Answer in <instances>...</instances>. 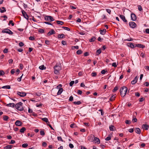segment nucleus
Returning <instances> with one entry per match:
<instances>
[{
    "instance_id": "obj_41",
    "label": "nucleus",
    "mask_w": 149,
    "mask_h": 149,
    "mask_svg": "<svg viewBox=\"0 0 149 149\" xmlns=\"http://www.w3.org/2000/svg\"><path fill=\"white\" fill-rule=\"evenodd\" d=\"M42 120L46 122H48V119L47 118H42Z\"/></svg>"
},
{
    "instance_id": "obj_32",
    "label": "nucleus",
    "mask_w": 149,
    "mask_h": 149,
    "mask_svg": "<svg viewBox=\"0 0 149 149\" xmlns=\"http://www.w3.org/2000/svg\"><path fill=\"white\" fill-rule=\"evenodd\" d=\"M122 20L125 22H127V20L125 19V17L122 15Z\"/></svg>"
},
{
    "instance_id": "obj_5",
    "label": "nucleus",
    "mask_w": 149,
    "mask_h": 149,
    "mask_svg": "<svg viewBox=\"0 0 149 149\" xmlns=\"http://www.w3.org/2000/svg\"><path fill=\"white\" fill-rule=\"evenodd\" d=\"M2 32L3 33H6L9 34H12L13 33L10 30L8 29H4L2 31Z\"/></svg>"
},
{
    "instance_id": "obj_3",
    "label": "nucleus",
    "mask_w": 149,
    "mask_h": 149,
    "mask_svg": "<svg viewBox=\"0 0 149 149\" xmlns=\"http://www.w3.org/2000/svg\"><path fill=\"white\" fill-rule=\"evenodd\" d=\"M54 72L55 74H58L59 71L61 69V67L59 65H56L54 67Z\"/></svg>"
},
{
    "instance_id": "obj_30",
    "label": "nucleus",
    "mask_w": 149,
    "mask_h": 149,
    "mask_svg": "<svg viewBox=\"0 0 149 149\" xmlns=\"http://www.w3.org/2000/svg\"><path fill=\"white\" fill-rule=\"evenodd\" d=\"M96 39L95 37L94 36L92 37V38L90 39L89 41L90 42H94Z\"/></svg>"
},
{
    "instance_id": "obj_4",
    "label": "nucleus",
    "mask_w": 149,
    "mask_h": 149,
    "mask_svg": "<svg viewBox=\"0 0 149 149\" xmlns=\"http://www.w3.org/2000/svg\"><path fill=\"white\" fill-rule=\"evenodd\" d=\"M45 19L46 20L49 22L54 21V19L53 17L52 16H45Z\"/></svg>"
},
{
    "instance_id": "obj_1",
    "label": "nucleus",
    "mask_w": 149,
    "mask_h": 149,
    "mask_svg": "<svg viewBox=\"0 0 149 149\" xmlns=\"http://www.w3.org/2000/svg\"><path fill=\"white\" fill-rule=\"evenodd\" d=\"M22 103L20 102L19 103L15 104V106L17 109L20 111H22L23 110L24 108L22 107Z\"/></svg>"
},
{
    "instance_id": "obj_13",
    "label": "nucleus",
    "mask_w": 149,
    "mask_h": 149,
    "mask_svg": "<svg viewBox=\"0 0 149 149\" xmlns=\"http://www.w3.org/2000/svg\"><path fill=\"white\" fill-rule=\"evenodd\" d=\"M127 45L128 47H130L131 48H134L135 47V46H134L133 44L131 42L127 43Z\"/></svg>"
},
{
    "instance_id": "obj_12",
    "label": "nucleus",
    "mask_w": 149,
    "mask_h": 149,
    "mask_svg": "<svg viewBox=\"0 0 149 149\" xmlns=\"http://www.w3.org/2000/svg\"><path fill=\"white\" fill-rule=\"evenodd\" d=\"M15 125L17 126H21L22 125V123L19 120H17L15 122Z\"/></svg>"
},
{
    "instance_id": "obj_48",
    "label": "nucleus",
    "mask_w": 149,
    "mask_h": 149,
    "mask_svg": "<svg viewBox=\"0 0 149 149\" xmlns=\"http://www.w3.org/2000/svg\"><path fill=\"white\" fill-rule=\"evenodd\" d=\"M118 89V87L117 86H116L114 88L113 90V91L115 92Z\"/></svg>"
},
{
    "instance_id": "obj_39",
    "label": "nucleus",
    "mask_w": 149,
    "mask_h": 149,
    "mask_svg": "<svg viewBox=\"0 0 149 149\" xmlns=\"http://www.w3.org/2000/svg\"><path fill=\"white\" fill-rule=\"evenodd\" d=\"M28 144L27 143H24L22 145V147L24 148H26L28 146Z\"/></svg>"
},
{
    "instance_id": "obj_43",
    "label": "nucleus",
    "mask_w": 149,
    "mask_h": 149,
    "mask_svg": "<svg viewBox=\"0 0 149 149\" xmlns=\"http://www.w3.org/2000/svg\"><path fill=\"white\" fill-rule=\"evenodd\" d=\"M125 123L126 124H130L131 123V122L130 120H126L125 121Z\"/></svg>"
},
{
    "instance_id": "obj_17",
    "label": "nucleus",
    "mask_w": 149,
    "mask_h": 149,
    "mask_svg": "<svg viewBox=\"0 0 149 149\" xmlns=\"http://www.w3.org/2000/svg\"><path fill=\"white\" fill-rule=\"evenodd\" d=\"M94 140L95 141V143L97 144H99L100 143V140L97 137H94Z\"/></svg>"
},
{
    "instance_id": "obj_56",
    "label": "nucleus",
    "mask_w": 149,
    "mask_h": 149,
    "mask_svg": "<svg viewBox=\"0 0 149 149\" xmlns=\"http://www.w3.org/2000/svg\"><path fill=\"white\" fill-rule=\"evenodd\" d=\"M69 146L71 148H72L74 147L72 143H70Z\"/></svg>"
},
{
    "instance_id": "obj_33",
    "label": "nucleus",
    "mask_w": 149,
    "mask_h": 149,
    "mask_svg": "<svg viewBox=\"0 0 149 149\" xmlns=\"http://www.w3.org/2000/svg\"><path fill=\"white\" fill-rule=\"evenodd\" d=\"M39 68L40 70H43L45 69V66L43 65H41L39 67Z\"/></svg>"
},
{
    "instance_id": "obj_18",
    "label": "nucleus",
    "mask_w": 149,
    "mask_h": 149,
    "mask_svg": "<svg viewBox=\"0 0 149 149\" xmlns=\"http://www.w3.org/2000/svg\"><path fill=\"white\" fill-rule=\"evenodd\" d=\"M7 106L14 108L15 107V104L14 103H10L7 104Z\"/></svg>"
},
{
    "instance_id": "obj_36",
    "label": "nucleus",
    "mask_w": 149,
    "mask_h": 149,
    "mask_svg": "<svg viewBox=\"0 0 149 149\" xmlns=\"http://www.w3.org/2000/svg\"><path fill=\"white\" fill-rule=\"evenodd\" d=\"M111 139V135L110 134L105 139L106 141H108L110 140Z\"/></svg>"
},
{
    "instance_id": "obj_53",
    "label": "nucleus",
    "mask_w": 149,
    "mask_h": 149,
    "mask_svg": "<svg viewBox=\"0 0 149 149\" xmlns=\"http://www.w3.org/2000/svg\"><path fill=\"white\" fill-rule=\"evenodd\" d=\"M61 43L63 45H65L66 44V42L64 40L62 41Z\"/></svg>"
},
{
    "instance_id": "obj_7",
    "label": "nucleus",
    "mask_w": 149,
    "mask_h": 149,
    "mask_svg": "<svg viewBox=\"0 0 149 149\" xmlns=\"http://www.w3.org/2000/svg\"><path fill=\"white\" fill-rule=\"evenodd\" d=\"M17 93L21 97H24L26 95V93L25 92H21L18 91Z\"/></svg>"
},
{
    "instance_id": "obj_6",
    "label": "nucleus",
    "mask_w": 149,
    "mask_h": 149,
    "mask_svg": "<svg viewBox=\"0 0 149 149\" xmlns=\"http://www.w3.org/2000/svg\"><path fill=\"white\" fill-rule=\"evenodd\" d=\"M129 24L130 27L133 29L135 28L136 26V24L133 22H130Z\"/></svg>"
},
{
    "instance_id": "obj_45",
    "label": "nucleus",
    "mask_w": 149,
    "mask_h": 149,
    "mask_svg": "<svg viewBox=\"0 0 149 149\" xmlns=\"http://www.w3.org/2000/svg\"><path fill=\"white\" fill-rule=\"evenodd\" d=\"M23 65L22 63L19 64V68L20 70H22L23 69Z\"/></svg>"
},
{
    "instance_id": "obj_11",
    "label": "nucleus",
    "mask_w": 149,
    "mask_h": 149,
    "mask_svg": "<svg viewBox=\"0 0 149 149\" xmlns=\"http://www.w3.org/2000/svg\"><path fill=\"white\" fill-rule=\"evenodd\" d=\"M142 128L146 130H148L149 128V126L147 124H143L142 125Z\"/></svg>"
},
{
    "instance_id": "obj_31",
    "label": "nucleus",
    "mask_w": 149,
    "mask_h": 149,
    "mask_svg": "<svg viewBox=\"0 0 149 149\" xmlns=\"http://www.w3.org/2000/svg\"><path fill=\"white\" fill-rule=\"evenodd\" d=\"M101 52V50L100 49H98L96 52V55H98Z\"/></svg>"
},
{
    "instance_id": "obj_37",
    "label": "nucleus",
    "mask_w": 149,
    "mask_h": 149,
    "mask_svg": "<svg viewBox=\"0 0 149 149\" xmlns=\"http://www.w3.org/2000/svg\"><path fill=\"white\" fill-rule=\"evenodd\" d=\"M57 139L58 141L63 142V140L61 136H58Z\"/></svg>"
},
{
    "instance_id": "obj_23",
    "label": "nucleus",
    "mask_w": 149,
    "mask_h": 149,
    "mask_svg": "<svg viewBox=\"0 0 149 149\" xmlns=\"http://www.w3.org/2000/svg\"><path fill=\"white\" fill-rule=\"evenodd\" d=\"M34 95L38 96H40L42 95V93L40 92L39 91L37 92H35L34 94Z\"/></svg>"
},
{
    "instance_id": "obj_57",
    "label": "nucleus",
    "mask_w": 149,
    "mask_h": 149,
    "mask_svg": "<svg viewBox=\"0 0 149 149\" xmlns=\"http://www.w3.org/2000/svg\"><path fill=\"white\" fill-rule=\"evenodd\" d=\"M144 86H149V83L148 82H145L144 84Z\"/></svg>"
},
{
    "instance_id": "obj_61",
    "label": "nucleus",
    "mask_w": 149,
    "mask_h": 149,
    "mask_svg": "<svg viewBox=\"0 0 149 149\" xmlns=\"http://www.w3.org/2000/svg\"><path fill=\"white\" fill-rule=\"evenodd\" d=\"M29 39L30 40H34L35 39V38L34 37L32 36H30L29 38Z\"/></svg>"
},
{
    "instance_id": "obj_47",
    "label": "nucleus",
    "mask_w": 149,
    "mask_h": 149,
    "mask_svg": "<svg viewBox=\"0 0 149 149\" xmlns=\"http://www.w3.org/2000/svg\"><path fill=\"white\" fill-rule=\"evenodd\" d=\"M140 55L143 58H144V57H145V54L143 52L141 53L140 54Z\"/></svg>"
},
{
    "instance_id": "obj_44",
    "label": "nucleus",
    "mask_w": 149,
    "mask_h": 149,
    "mask_svg": "<svg viewBox=\"0 0 149 149\" xmlns=\"http://www.w3.org/2000/svg\"><path fill=\"white\" fill-rule=\"evenodd\" d=\"M74 82L73 81H71V82H70L69 83L70 86H72L74 84Z\"/></svg>"
},
{
    "instance_id": "obj_49",
    "label": "nucleus",
    "mask_w": 149,
    "mask_h": 149,
    "mask_svg": "<svg viewBox=\"0 0 149 149\" xmlns=\"http://www.w3.org/2000/svg\"><path fill=\"white\" fill-rule=\"evenodd\" d=\"M137 121V119L136 118H134L133 116V119H132V122L133 123L136 122Z\"/></svg>"
},
{
    "instance_id": "obj_54",
    "label": "nucleus",
    "mask_w": 149,
    "mask_h": 149,
    "mask_svg": "<svg viewBox=\"0 0 149 149\" xmlns=\"http://www.w3.org/2000/svg\"><path fill=\"white\" fill-rule=\"evenodd\" d=\"M128 131L131 133H132L134 131V130L133 128H130L129 129Z\"/></svg>"
},
{
    "instance_id": "obj_21",
    "label": "nucleus",
    "mask_w": 149,
    "mask_h": 149,
    "mask_svg": "<svg viewBox=\"0 0 149 149\" xmlns=\"http://www.w3.org/2000/svg\"><path fill=\"white\" fill-rule=\"evenodd\" d=\"M109 128L110 131H114L115 128L114 126L111 125L109 126Z\"/></svg>"
},
{
    "instance_id": "obj_50",
    "label": "nucleus",
    "mask_w": 149,
    "mask_h": 149,
    "mask_svg": "<svg viewBox=\"0 0 149 149\" xmlns=\"http://www.w3.org/2000/svg\"><path fill=\"white\" fill-rule=\"evenodd\" d=\"M77 93L78 94L81 95L82 93V92L81 91L79 90L77 91Z\"/></svg>"
},
{
    "instance_id": "obj_24",
    "label": "nucleus",
    "mask_w": 149,
    "mask_h": 149,
    "mask_svg": "<svg viewBox=\"0 0 149 149\" xmlns=\"http://www.w3.org/2000/svg\"><path fill=\"white\" fill-rule=\"evenodd\" d=\"M65 35L63 34H59L58 35V38H64Z\"/></svg>"
},
{
    "instance_id": "obj_40",
    "label": "nucleus",
    "mask_w": 149,
    "mask_h": 149,
    "mask_svg": "<svg viewBox=\"0 0 149 149\" xmlns=\"http://www.w3.org/2000/svg\"><path fill=\"white\" fill-rule=\"evenodd\" d=\"M38 32L41 33H43L44 32V30L42 29H40L38 30Z\"/></svg>"
},
{
    "instance_id": "obj_28",
    "label": "nucleus",
    "mask_w": 149,
    "mask_h": 149,
    "mask_svg": "<svg viewBox=\"0 0 149 149\" xmlns=\"http://www.w3.org/2000/svg\"><path fill=\"white\" fill-rule=\"evenodd\" d=\"M26 129L24 127H22L20 130V132L21 133H24Z\"/></svg>"
},
{
    "instance_id": "obj_27",
    "label": "nucleus",
    "mask_w": 149,
    "mask_h": 149,
    "mask_svg": "<svg viewBox=\"0 0 149 149\" xmlns=\"http://www.w3.org/2000/svg\"><path fill=\"white\" fill-rule=\"evenodd\" d=\"M3 118L4 120L7 121L8 120L9 117L8 116H3Z\"/></svg>"
},
{
    "instance_id": "obj_55",
    "label": "nucleus",
    "mask_w": 149,
    "mask_h": 149,
    "mask_svg": "<svg viewBox=\"0 0 149 149\" xmlns=\"http://www.w3.org/2000/svg\"><path fill=\"white\" fill-rule=\"evenodd\" d=\"M23 74H22V76L19 77H18L17 78V80L18 81H20L21 80V78H22V76H23Z\"/></svg>"
},
{
    "instance_id": "obj_64",
    "label": "nucleus",
    "mask_w": 149,
    "mask_h": 149,
    "mask_svg": "<svg viewBox=\"0 0 149 149\" xmlns=\"http://www.w3.org/2000/svg\"><path fill=\"white\" fill-rule=\"evenodd\" d=\"M107 12L109 14H110L111 13V10L110 9H106Z\"/></svg>"
},
{
    "instance_id": "obj_19",
    "label": "nucleus",
    "mask_w": 149,
    "mask_h": 149,
    "mask_svg": "<svg viewBox=\"0 0 149 149\" xmlns=\"http://www.w3.org/2000/svg\"><path fill=\"white\" fill-rule=\"evenodd\" d=\"M63 91V89L62 88H59V90H58L57 93V95H61V93Z\"/></svg>"
},
{
    "instance_id": "obj_14",
    "label": "nucleus",
    "mask_w": 149,
    "mask_h": 149,
    "mask_svg": "<svg viewBox=\"0 0 149 149\" xmlns=\"http://www.w3.org/2000/svg\"><path fill=\"white\" fill-rule=\"evenodd\" d=\"M138 47L140 48H143L145 47V46L141 44H136L135 45V47Z\"/></svg>"
},
{
    "instance_id": "obj_51",
    "label": "nucleus",
    "mask_w": 149,
    "mask_h": 149,
    "mask_svg": "<svg viewBox=\"0 0 149 149\" xmlns=\"http://www.w3.org/2000/svg\"><path fill=\"white\" fill-rule=\"evenodd\" d=\"M4 72L3 70L0 71V76L3 75L4 74Z\"/></svg>"
},
{
    "instance_id": "obj_26",
    "label": "nucleus",
    "mask_w": 149,
    "mask_h": 149,
    "mask_svg": "<svg viewBox=\"0 0 149 149\" xmlns=\"http://www.w3.org/2000/svg\"><path fill=\"white\" fill-rule=\"evenodd\" d=\"M56 22L57 24H58L62 25L64 24V22L62 21L57 20Z\"/></svg>"
},
{
    "instance_id": "obj_34",
    "label": "nucleus",
    "mask_w": 149,
    "mask_h": 149,
    "mask_svg": "<svg viewBox=\"0 0 149 149\" xmlns=\"http://www.w3.org/2000/svg\"><path fill=\"white\" fill-rule=\"evenodd\" d=\"M82 52V51L81 50L79 49L77 51L76 53L77 54L80 55L81 54Z\"/></svg>"
},
{
    "instance_id": "obj_16",
    "label": "nucleus",
    "mask_w": 149,
    "mask_h": 149,
    "mask_svg": "<svg viewBox=\"0 0 149 149\" xmlns=\"http://www.w3.org/2000/svg\"><path fill=\"white\" fill-rule=\"evenodd\" d=\"M13 146L12 145H8L4 147V149H11L12 148Z\"/></svg>"
},
{
    "instance_id": "obj_63",
    "label": "nucleus",
    "mask_w": 149,
    "mask_h": 149,
    "mask_svg": "<svg viewBox=\"0 0 149 149\" xmlns=\"http://www.w3.org/2000/svg\"><path fill=\"white\" fill-rule=\"evenodd\" d=\"M106 71L105 70H103L101 71V73L102 74H104L106 73Z\"/></svg>"
},
{
    "instance_id": "obj_60",
    "label": "nucleus",
    "mask_w": 149,
    "mask_h": 149,
    "mask_svg": "<svg viewBox=\"0 0 149 149\" xmlns=\"http://www.w3.org/2000/svg\"><path fill=\"white\" fill-rule=\"evenodd\" d=\"M45 43L47 45H49L50 44L49 41L48 40H46L45 41Z\"/></svg>"
},
{
    "instance_id": "obj_2",
    "label": "nucleus",
    "mask_w": 149,
    "mask_h": 149,
    "mask_svg": "<svg viewBox=\"0 0 149 149\" xmlns=\"http://www.w3.org/2000/svg\"><path fill=\"white\" fill-rule=\"evenodd\" d=\"M127 88L125 86L122 87V97H124L126 94Z\"/></svg>"
},
{
    "instance_id": "obj_8",
    "label": "nucleus",
    "mask_w": 149,
    "mask_h": 149,
    "mask_svg": "<svg viewBox=\"0 0 149 149\" xmlns=\"http://www.w3.org/2000/svg\"><path fill=\"white\" fill-rule=\"evenodd\" d=\"M131 20L132 21H135L136 19V15L133 13L131 14Z\"/></svg>"
},
{
    "instance_id": "obj_20",
    "label": "nucleus",
    "mask_w": 149,
    "mask_h": 149,
    "mask_svg": "<svg viewBox=\"0 0 149 149\" xmlns=\"http://www.w3.org/2000/svg\"><path fill=\"white\" fill-rule=\"evenodd\" d=\"M100 31L101 34L104 35L106 33V30L105 29H103V30H100Z\"/></svg>"
},
{
    "instance_id": "obj_29",
    "label": "nucleus",
    "mask_w": 149,
    "mask_h": 149,
    "mask_svg": "<svg viewBox=\"0 0 149 149\" xmlns=\"http://www.w3.org/2000/svg\"><path fill=\"white\" fill-rule=\"evenodd\" d=\"M73 103L75 105H79L81 103V102L80 101H78L77 102H74Z\"/></svg>"
},
{
    "instance_id": "obj_25",
    "label": "nucleus",
    "mask_w": 149,
    "mask_h": 149,
    "mask_svg": "<svg viewBox=\"0 0 149 149\" xmlns=\"http://www.w3.org/2000/svg\"><path fill=\"white\" fill-rule=\"evenodd\" d=\"M2 8L3 9V10H2L0 8V12L1 13H3L6 11V10L4 7H2Z\"/></svg>"
},
{
    "instance_id": "obj_35",
    "label": "nucleus",
    "mask_w": 149,
    "mask_h": 149,
    "mask_svg": "<svg viewBox=\"0 0 149 149\" xmlns=\"http://www.w3.org/2000/svg\"><path fill=\"white\" fill-rule=\"evenodd\" d=\"M62 28L63 29H64L68 31H70V29L68 27H65V26H63L62 27Z\"/></svg>"
},
{
    "instance_id": "obj_62",
    "label": "nucleus",
    "mask_w": 149,
    "mask_h": 149,
    "mask_svg": "<svg viewBox=\"0 0 149 149\" xmlns=\"http://www.w3.org/2000/svg\"><path fill=\"white\" fill-rule=\"evenodd\" d=\"M4 53H7L8 52V49L6 48H5L3 51Z\"/></svg>"
},
{
    "instance_id": "obj_9",
    "label": "nucleus",
    "mask_w": 149,
    "mask_h": 149,
    "mask_svg": "<svg viewBox=\"0 0 149 149\" xmlns=\"http://www.w3.org/2000/svg\"><path fill=\"white\" fill-rule=\"evenodd\" d=\"M22 12L24 17L26 19H28L29 17L26 12L24 10H22Z\"/></svg>"
},
{
    "instance_id": "obj_58",
    "label": "nucleus",
    "mask_w": 149,
    "mask_h": 149,
    "mask_svg": "<svg viewBox=\"0 0 149 149\" xmlns=\"http://www.w3.org/2000/svg\"><path fill=\"white\" fill-rule=\"evenodd\" d=\"M106 17L105 15H103L102 16V19H106Z\"/></svg>"
},
{
    "instance_id": "obj_38",
    "label": "nucleus",
    "mask_w": 149,
    "mask_h": 149,
    "mask_svg": "<svg viewBox=\"0 0 149 149\" xmlns=\"http://www.w3.org/2000/svg\"><path fill=\"white\" fill-rule=\"evenodd\" d=\"M115 98V96L114 95H113L110 98V100L111 101H112L113 100H114Z\"/></svg>"
},
{
    "instance_id": "obj_59",
    "label": "nucleus",
    "mask_w": 149,
    "mask_h": 149,
    "mask_svg": "<svg viewBox=\"0 0 149 149\" xmlns=\"http://www.w3.org/2000/svg\"><path fill=\"white\" fill-rule=\"evenodd\" d=\"M138 9L139 11H141L142 10V8L141 6L140 5H139L138 6Z\"/></svg>"
},
{
    "instance_id": "obj_52",
    "label": "nucleus",
    "mask_w": 149,
    "mask_h": 149,
    "mask_svg": "<svg viewBox=\"0 0 149 149\" xmlns=\"http://www.w3.org/2000/svg\"><path fill=\"white\" fill-rule=\"evenodd\" d=\"M45 133L43 131H40V134L42 136H43L45 135Z\"/></svg>"
},
{
    "instance_id": "obj_15",
    "label": "nucleus",
    "mask_w": 149,
    "mask_h": 149,
    "mask_svg": "<svg viewBox=\"0 0 149 149\" xmlns=\"http://www.w3.org/2000/svg\"><path fill=\"white\" fill-rule=\"evenodd\" d=\"M134 131L137 134H141L140 129L139 128H135L134 129Z\"/></svg>"
},
{
    "instance_id": "obj_22",
    "label": "nucleus",
    "mask_w": 149,
    "mask_h": 149,
    "mask_svg": "<svg viewBox=\"0 0 149 149\" xmlns=\"http://www.w3.org/2000/svg\"><path fill=\"white\" fill-rule=\"evenodd\" d=\"M2 88L10 89V86L9 85L4 86L1 87Z\"/></svg>"
},
{
    "instance_id": "obj_46",
    "label": "nucleus",
    "mask_w": 149,
    "mask_h": 149,
    "mask_svg": "<svg viewBox=\"0 0 149 149\" xmlns=\"http://www.w3.org/2000/svg\"><path fill=\"white\" fill-rule=\"evenodd\" d=\"M69 101H72L73 100V97L72 96H71L69 97Z\"/></svg>"
},
{
    "instance_id": "obj_42",
    "label": "nucleus",
    "mask_w": 149,
    "mask_h": 149,
    "mask_svg": "<svg viewBox=\"0 0 149 149\" xmlns=\"http://www.w3.org/2000/svg\"><path fill=\"white\" fill-rule=\"evenodd\" d=\"M97 75V73L95 72H93L91 74V75L93 77H95Z\"/></svg>"
},
{
    "instance_id": "obj_10",
    "label": "nucleus",
    "mask_w": 149,
    "mask_h": 149,
    "mask_svg": "<svg viewBox=\"0 0 149 149\" xmlns=\"http://www.w3.org/2000/svg\"><path fill=\"white\" fill-rule=\"evenodd\" d=\"M56 32L54 29H52L49 32H48L47 34V36H50L52 34H55Z\"/></svg>"
}]
</instances>
